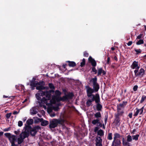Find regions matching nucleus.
<instances>
[{"label":"nucleus","mask_w":146,"mask_h":146,"mask_svg":"<svg viewBox=\"0 0 146 146\" xmlns=\"http://www.w3.org/2000/svg\"><path fill=\"white\" fill-rule=\"evenodd\" d=\"M51 92L42 91H39V93L35 95L37 99L38 100H41V102L43 104H46L47 106H50V103L48 101L50 100L51 98Z\"/></svg>","instance_id":"obj_1"},{"label":"nucleus","mask_w":146,"mask_h":146,"mask_svg":"<svg viewBox=\"0 0 146 146\" xmlns=\"http://www.w3.org/2000/svg\"><path fill=\"white\" fill-rule=\"evenodd\" d=\"M29 127H28L25 128H24L23 131L20 134L19 137L17 139L18 143V144L21 143L23 141V139L26 137H27L29 134V131L28 128Z\"/></svg>","instance_id":"obj_2"},{"label":"nucleus","mask_w":146,"mask_h":146,"mask_svg":"<svg viewBox=\"0 0 146 146\" xmlns=\"http://www.w3.org/2000/svg\"><path fill=\"white\" fill-rule=\"evenodd\" d=\"M33 81L31 82L30 84L32 90L34 89V87H36V89L38 90H41L44 89L43 86L42 82L34 81L35 80V79H33Z\"/></svg>","instance_id":"obj_3"},{"label":"nucleus","mask_w":146,"mask_h":146,"mask_svg":"<svg viewBox=\"0 0 146 146\" xmlns=\"http://www.w3.org/2000/svg\"><path fill=\"white\" fill-rule=\"evenodd\" d=\"M55 95L52 96V99L50 100L49 103L50 106L52 104H55L56 102H58L61 100H57V98H62L60 96L61 93L58 90H56L55 91Z\"/></svg>","instance_id":"obj_4"},{"label":"nucleus","mask_w":146,"mask_h":146,"mask_svg":"<svg viewBox=\"0 0 146 146\" xmlns=\"http://www.w3.org/2000/svg\"><path fill=\"white\" fill-rule=\"evenodd\" d=\"M63 121L62 120L53 119L50 122L49 127L51 129L54 128L57 126L58 124H61Z\"/></svg>","instance_id":"obj_5"},{"label":"nucleus","mask_w":146,"mask_h":146,"mask_svg":"<svg viewBox=\"0 0 146 146\" xmlns=\"http://www.w3.org/2000/svg\"><path fill=\"white\" fill-rule=\"evenodd\" d=\"M114 135L113 141L112 142V145L113 146H120L119 144L120 143V141L117 139L120 137V135L117 133H115L114 134Z\"/></svg>","instance_id":"obj_6"},{"label":"nucleus","mask_w":146,"mask_h":146,"mask_svg":"<svg viewBox=\"0 0 146 146\" xmlns=\"http://www.w3.org/2000/svg\"><path fill=\"white\" fill-rule=\"evenodd\" d=\"M28 127H29L28 128L29 132L30 131L31 134L33 136L35 135L37 131L40 129V127L39 126H37L34 127L33 128L31 129L30 126L29 125L26 126L24 128H25Z\"/></svg>","instance_id":"obj_7"},{"label":"nucleus","mask_w":146,"mask_h":146,"mask_svg":"<svg viewBox=\"0 0 146 146\" xmlns=\"http://www.w3.org/2000/svg\"><path fill=\"white\" fill-rule=\"evenodd\" d=\"M73 96V95L72 93H69L67 95L64 96L62 98H57L58 100L65 101L67 100L72 99Z\"/></svg>","instance_id":"obj_8"},{"label":"nucleus","mask_w":146,"mask_h":146,"mask_svg":"<svg viewBox=\"0 0 146 146\" xmlns=\"http://www.w3.org/2000/svg\"><path fill=\"white\" fill-rule=\"evenodd\" d=\"M138 70H135L134 72L135 74V76H139L142 77L145 74V70L142 68H141L139 70V72L138 73Z\"/></svg>","instance_id":"obj_9"},{"label":"nucleus","mask_w":146,"mask_h":146,"mask_svg":"<svg viewBox=\"0 0 146 146\" xmlns=\"http://www.w3.org/2000/svg\"><path fill=\"white\" fill-rule=\"evenodd\" d=\"M97 78L96 77L94 78H92L90 80L91 82H92L93 83V86L97 90H98L99 88V85L97 83Z\"/></svg>","instance_id":"obj_10"},{"label":"nucleus","mask_w":146,"mask_h":146,"mask_svg":"<svg viewBox=\"0 0 146 146\" xmlns=\"http://www.w3.org/2000/svg\"><path fill=\"white\" fill-rule=\"evenodd\" d=\"M144 107H143L140 109H138L136 108L134 111V116H137L139 114V115L141 114L143 111Z\"/></svg>","instance_id":"obj_11"},{"label":"nucleus","mask_w":146,"mask_h":146,"mask_svg":"<svg viewBox=\"0 0 146 146\" xmlns=\"http://www.w3.org/2000/svg\"><path fill=\"white\" fill-rule=\"evenodd\" d=\"M131 67L133 69L138 70L140 68V66L138 64V62H137L134 61L132 64Z\"/></svg>","instance_id":"obj_12"},{"label":"nucleus","mask_w":146,"mask_h":146,"mask_svg":"<svg viewBox=\"0 0 146 146\" xmlns=\"http://www.w3.org/2000/svg\"><path fill=\"white\" fill-rule=\"evenodd\" d=\"M87 89V93L88 96V97L92 96V94L94 92V90L93 89L90 88L89 86H86Z\"/></svg>","instance_id":"obj_13"},{"label":"nucleus","mask_w":146,"mask_h":146,"mask_svg":"<svg viewBox=\"0 0 146 146\" xmlns=\"http://www.w3.org/2000/svg\"><path fill=\"white\" fill-rule=\"evenodd\" d=\"M92 101H94L95 100L96 103L98 104L100 102V98L98 94H96V95H92Z\"/></svg>","instance_id":"obj_14"},{"label":"nucleus","mask_w":146,"mask_h":146,"mask_svg":"<svg viewBox=\"0 0 146 146\" xmlns=\"http://www.w3.org/2000/svg\"><path fill=\"white\" fill-rule=\"evenodd\" d=\"M100 119H94L92 121V123L94 125H95L97 124V126H101L102 124L101 123H100Z\"/></svg>","instance_id":"obj_15"},{"label":"nucleus","mask_w":146,"mask_h":146,"mask_svg":"<svg viewBox=\"0 0 146 146\" xmlns=\"http://www.w3.org/2000/svg\"><path fill=\"white\" fill-rule=\"evenodd\" d=\"M102 140L100 137H98L96 138V146H102L101 143Z\"/></svg>","instance_id":"obj_16"},{"label":"nucleus","mask_w":146,"mask_h":146,"mask_svg":"<svg viewBox=\"0 0 146 146\" xmlns=\"http://www.w3.org/2000/svg\"><path fill=\"white\" fill-rule=\"evenodd\" d=\"M89 61L91 62L92 65L95 67L96 65V63L95 60L93 59L91 56H90L88 58Z\"/></svg>","instance_id":"obj_17"},{"label":"nucleus","mask_w":146,"mask_h":146,"mask_svg":"<svg viewBox=\"0 0 146 146\" xmlns=\"http://www.w3.org/2000/svg\"><path fill=\"white\" fill-rule=\"evenodd\" d=\"M30 113L31 115H34L36 114L37 111L35 107H33L30 109Z\"/></svg>","instance_id":"obj_18"},{"label":"nucleus","mask_w":146,"mask_h":146,"mask_svg":"<svg viewBox=\"0 0 146 146\" xmlns=\"http://www.w3.org/2000/svg\"><path fill=\"white\" fill-rule=\"evenodd\" d=\"M16 137L14 135H11L9 139L11 142H15L16 140Z\"/></svg>","instance_id":"obj_19"},{"label":"nucleus","mask_w":146,"mask_h":146,"mask_svg":"<svg viewBox=\"0 0 146 146\" xmlns=\"http://www.w3.org/2000/svg\"><path fill=\"white\" fill-rule=\"evenodd\" d=\"M94 117L97 119H100L101 117V114L100 112H97L94 114Z\"/></svg>","instance_id":"obj_20"},{"label":"nucleus","mask_w":146,"mask_h":146,"mask_svg":"<svg viewBox=\"0 0 146 146\" xmlns=\"http://www.w3.org/2000/svg\"><path fill=\"white\" fill-rule=\"evenodd\" d=\"M98 70V75H100L102 73L103 75H105L106 74V72L101 68H99Z\"/></svg>","instance_id":"obj_21"},{"label":"nucleus","mask_w":146,"mask_h":146,"mask_svg":"<svg viewBox=\"0 0 146 146\" xmlns=\"http://www.w3.org/2000/svg\"><path fill=\"white\" fill-rule=\"evenodd\" d=\"M33 123V120L32 119H30L27 121V123L29 126V125L32 124Z\"/></svg>","instance_id":"obj_22"},{"label":"nucleus","mask_w":146,"mask_h":146,"mask_svg":"<svg viewBox=\"0 0 146 146\" xmlns=\"http://www.w3.org/2000/svg\"><path fill=\"white\" fill-rule=\"evenodd\" d=\"M67 62L69 63V65L70 66L74 67L76 65V63L74 62L68 61Z\"/></svg>","instance_id":"obj_23"},{"label":"nucleus","mask_w":146,"mask_h":146,"mask_svg":"<svg viewBox=\"0 0 146 146\" xmlns=\"http://www.w3.org/2000/svg\"><path fill=\"white\" fill-rule=\"evenodd\" d=\"M48 123V121L45 120H44L41 122V125L43 126H46Z\"/></svg>","instance_id":"obj_24"},{"label":"nucleus","mask_w":146,"mask_h":146,"mask_svg":"<svg viewBox=\"0 0 146 146\" xmlns=\"http://www.w3.org/2000/svg\"><path fill=\"white\" fill-rule=\"evenodd\" d=\"M139 136V135L138 134H137L136 135H133L132 137L133 140L137 141L138 140Z\"/></svg>","instance_id":"obj_25"},{"label":"nucleus","mask_w":146,"mask_h":146,"mask_svg":"<svg viewBox=\"0 0 146 146\" xmlns=\"http://www.w3.org/2000/svg\"><path fill=\"white\" fill-rule=\"evenodd\" d=\"M34 122L35 123H38L39 122H40L41 121V119L40 118H39L37 117H35L34 118Z\"/></svg>","instance_id":"obj_26"},{"label":"nucleus","mask_w":146,"mask_h":146,"mask_svg":"<svg viewBox=\"0 0 146 146\" xmlns=\"http://www.w3.org/2000/svg\"><path fill=\"white\" fill-rule=\"evenodd\" d=\"M98 135L102 136L104 135V133L102 130L100 129L98 131Z\"/></svg>","instance_id":"obj_27"},{"label":"nucleus","mask_w":146,"mask_h":146,"mask_svg":"<svg viewBox=\"0 0 146 146\" xmlns=\"http://www.w3.org/2000/svg\"><path fill=\"white\" fill-rule=\"evenodd\" d=\"M93 101H92V98L91 99L88 100L86 102V105L88 106H90L91 105L92 102Z\"/></svg>","instance_id":"obj_28"},{"label":"nucleus","mask_w":146,"mask_h":146,"mask_svg":"<svg viewBox=\"0 0 146 146\" xmlns=\"http://www.w3.org/2000/svg\"><path fill=\"white\" fill-rule=\"evenodd\" d=\"M132 141V138L131 136L129 135L127 137V141L128 142H131Z\"/></svg>","instance_id":"obj_29"},{"label":"nucleus","mask_w":146,"mask_h":146,"mask_svg":"<svg viewBox=\"0 0 146 146\" xmlns=\"http://www.w3.org/2000/svg\"><path fill=\"white\" fill-rule=\"evenodd\" d=\"M117 111H118V112L119 113H123V110H122L121 111H120L121 110V109H122V108H123L121 107H119V106H117Z\"/></svg>","instance_id":"obj_30"},{"label":"nucleus","mask_w":146,"mask_h":146,"mask_svg":"<svg viewBox=\"0 0 146 146\" xmlns=\"http://www.w3.org/2000/svg\"><path fill=\"white\" fill-rule=\"evenodd\" d=\"M102 107V106L101 104H100L99 103L98 104H97L96 108L97 110L98 111L100 110H101Z\"/></svg>","instance_id":"obj_31"},{"label":"nucleus","mask_w":146,"mask_h":146,"mask_svg":"<svg viewBox=\"0 0 146 146\" xmlns=\"http://www.w3.org/2000/svg\"><path fill=\"white\" fill-rule=\"evenodd\" d=\"M146 99V96H143L141 99L140 100V102L141 103H142Z\"/></svg>","instance_id":"obj_32"},{"label":"nucleus","mask_w":146,"mask_h":146,"mask_svg":"<svg viewBox=\"0 0 146 146\" xmlns=\"http://www.w3.org/2000/svg\"><path fill=\"white\" fill-rule=\"evenodd\" d=\"M124 138H123L122 140V143L123 145L125 146L128 145L129 144V143L128 142H126V141H125L124 140Z\"/></svg>","instance_id":"obj_33"},{"label":"nucleus","mask_w":146,"mask_h":146,"mask_svg":"<svg viewBox=\"0 0 146 146\" xmlns=\"http://www.w3.org/2000/svg\"><path fill=\"white\" fill-rule=\"evenodd\" d=\"M143 42L144 41L143 40L140 39L137 42V45H140L141 44H143Z\"/></svg>","instance_id":"obj_34"},{"label":"nucleus","mask_w":146,"mask_h":146,"mask_svg":"<svg viewBox=\"0 0 146 146\" xmlns=\"http://www.w3.org/2000/svg\"><path fill=\"white\" fill-rule=\"evenodd\" d=\"M127 103V102H123V104H120L118 105L117 106H119V107H121L122 108H123L124 107V104L125 105Z\"/></svg>","instance_id":"obj_35"},{"label":"nucleus","mask_w":146,"mask_h":146,"mask_svg":"<svg viewBox=\"0 0 146 146\" xmlns=\"http://www.w3.org/2000/svg\"><path fill=\"white\" fill-rule=\"evenodd\" d=\"M85 59L83 58L82 60V61L81 62L80 66L81 67H83L85 64Z\"/></svg>","instance_id":"obj_36"},{"label":"nucleus","mask_w":146,"mask_h":146,"mask_svg":"<svg viewBox=\"0 0 146 146\" xmlns=\"http://www.w3.org/2000/svg\"><path fill=\"white\" fill-rule=\"evenodd\" d=\"M108 138L110 140H111L112 139V134L111 133H110L108 134Z\"/></svg>","instance_id":"obj_37"},{"label":"nucleus","mask_w":146,"mask_h":146,"mask_svg":"<svg viewBox=\"0 0 146 146\" xmlns=\"http://www.w3.org/2000/svg\"><path fill=\"white\" fill-rule=\"evenodd\" d=\"M48 86L49 88L51 89H54V87L53 85L51 83H49L48 84Z\"/></svg>","instance_id":"obj_38"},{"label":"nucleus","mask_w":146,"mask_h":146,"mask_svg":"<svg viewBox=\"0 0 146 146\" xmlns=\"http://www.w3.org/2000/svg\"><path fill=\"white\" fill-rule=\"evenodd\" d=\"M135 51L136 52L137 54L140 53L141 52V50L140 49H135Z\"/></svg>","instance_id":"obj_39"},{"label":"nucleus","mask_w":146,"mask_h":146,"mask_svg":"<svg viewBox=\"0 0 146 146\" xmlns=\"http://www.w3.org/2000/svg\"><path fill=\"white\" fill-rule=\"evenodd\" d=\"M5 135L6 137H8V138L9 139V137L11 135V134L10 133H5Z\"/></svg>","instance_id":"obj_40"},{"label":"nucleus","mask_w":146,"mask_h":146,"mask_svg":"<svg viewBox=\"0 0 146 146\" xmlns=\"http://www.w3.org/2000/svg\"><path fill=\"white\" fill-rule=\"evenodd\" d=\"M23 122L21 121H19L18 122V125L19 127H21L23 125Z\"/></svg>","instance_id":"obj_41"},{"label":"nucleus","mask_w":146,"mask_h":146,"mask_svg":"<svg viewBox=\"0 0 146 146\" xmlns=\"http://www.w3.org/2000/svg\"><path fill=\"white\" fill-rule=\"evenodd\" d=\"M11 114V113H7L6 115V117H7V118L8 119H9L10 118V117Z\"/></svg>","instance_id":"obj_42"},{"label":"nucleus","mask_w":146,"mask_h":146,"mask_svg":"<svg viewBox=\"0 0 146 146\" xmlns=\"http://www.w3.org/2000/svg\"><path fill=\"white\" fill-rule=\"evenodd\" d=\"M138 88V86H137V85H135V86H134V87H133V90L134 91H136L137 89V88Z\"/></svg>","instance_id":"obj_43"},{"label":"nucleus","mask_w":146,"mask_h":146,"mask_svg":"<svg viewBox=\"0 0 146 146\" xmlns=\"http://www.w3.org/2000/svg\"><path fill=\"white\" fill-rule=\"evenodd\" d=\"M52 109L54 110L55 111H58L59 109V108L58 107H54L52 108Z\"/></svg>","instance_id":"obj_44"},{"label":"nucleus","mask_w":146,"mask_h":146,"mask_svg":"<svg viewBox=\"0 0 146 146\" xmlns=\"http://www.w3.org/2000/svg\"><path fill=\"white\" fill-rule=\"evenodd\" d=\"M92 70L93 72H95V74L97 73V70L95 67H93L92 68Z\"/></svg>","instance_id":"obj_45"},{"label":"nucleus","mask_w":146,"mask_h":146,"mask_svg":"<svg viewBox=\"0 0 146 146\" xmlns=\"http://www.w3.org/2000/svg\"><path fill=\"white\" fill-rule=\"evenodd\" d=\"M14 132L15 134L17 135L20 132V131L19 130H18L17 131H14Z\"/></svg>","instance_id":"obj_46"},{"label":"nucleus","mask_w":146,"mask_h":146,"mask_svg":"<svg viewBox=\"0 0 146 146\" xmlns=\"http://www.w3.org/2000/svg\"><path fill=\"white\" fill-rule=\"evenodd\" d=\"M132 42L131 41H129L127 43V45L128 46H130V45H131L132 44Z\"/></svg>","instance_id":"obj_47"},{"label":"nucleus","mask_w":146,"mask_h":146,"mask_svg":"<svg viewBox=\"0 0 146 146\" xmlns=\"http://www.w3.org/2000/svg\"><path fill=\"white\" fill-rule=\"evenodd\" d=\"M99 129V128L98 127H96L94 129V131L95 132H96Z\"/></svg>","instance_id":"obj_48"},{"label":"nucleus","mask_w":146,"mask_h":146,"mask_svg":"<svg viewBox=\"0 0 146 146\" xmlns=\"http://www.w3.org/2000/svg\"><path fill=\"white\" fill-rule=\"evenodd\" d=\"M84 55L85 56L87 57L88 55V53L87 52H85L84 53Z\"/></svg>","instance_id":"obj_49"},{"label":"nucleus","mask_w":146,"mask_h":146,"mask_svg":"<svg viewBox=\"0 0 146 146\" xmlns=\"http://www.w3.org/2000/svg\"><path fill=\"white\" fill-rule=\"evenodd\" d=\"M48 112L49 113H51L52 111V109L48 108L47 110Z\"/></svg>","instance_id":"obj_50"},{"label":"nucleus","mask_w":146,"mask_h":146,"mask_svg":"<svg viewBox=\"0 0 146 146\" xmlns=\"http://www.w3.org/2000/svg\"><path fill=\"white\" fill-rule=\"evenodd\" d=\"M10 130V128H5L4 130V131H8L9 130Z\"/></svg>","instance_id":"obj_51"},{"label":"nucleus","mask_w":146,"mask_h":146,"mask_svg":"<svg viewBox=\"0 0 146 146\" xmlns=\"http://www.w3.org/2000/svg\"><path fill=\"white\" fill-rule=\"evenodd\" d=\"M107 119H108L107 116H106L105 117V118H104V121H105V122L106 123V122H107Z\"/></svg>","instance_id":"obj_52"},{"label":"nucleus","mask_w":146,"mask_h":146,"mask_svg":"<svg viewBox=\"0 0 146 146\" xmlns=\"http://www.w3.org/2000/svg\"><path fill=\"white\" fill-rule=\"evenodd\" d=\"M128 116L130 118H131L132 117V113H129L128 115Z\"/></svg>","instance_id":"obj_53"},{"label":"nucleus","mask_w":146,"mask_h":146,"mask_svg":"<svg viewBox=\"0 0 146 146\" xmlns=\"http://www.w3.org/2000/svg\"><path fill=\"white\" fill-rule=\"evenodd\" d=\"M110 58L109 57H108L107 58V63L109 64L110 62Z\"/></svg>","instance_id":"obj_54"},{"label":"nucleus","mask_w":146,"mask_h":146,"mask_svg":"<svg viewBox=\"0 0 146 146\" xmlns=\"http://www.w3.org/2000/svg\"><path fill=\"white\" fill-rule=\"evenodd\" d=\"M50 116L52 117H54L55 115V114L54 113H52H52L50 114Z\"/></svg>","instance_id":"obj_55"},{"label":"nucleus","mask_w":146,"mask_h":146,"mask_svg":"<svg viewBox=\"0 0 146 146\" xmlns=\"http://www.w3.org/2000/svg\"><path fill=\"white\" fill-rule=\"evenodd\" d=\"M11 146H16L15 144V142H11Z\"/></svg>","instance_id":"obj_56"},{"label":"nucleus","mask_w":146,"mask_h":146,"mask_svg":"<svg viewBox=\"0 0 146 146\" xmlns=\"http://www.w3.org/2000/svg\"><path fill=\"white\" fill-rule=\"evenodd\" d=\"M19 113V112H17L16 111H14L13 112V114L15 115L18 114Z\"/></svg>","instance_id":"obj_57"},{"label":"nucleus","mask_w":146,"mask_h":146,"mask_svg":"<svg viewBox=\"0 0 146 146\" xmlns=\"http://www.w3.org/2000/svg\"><path fill=\"white\" fill-rule=\"evenodd\" d=\"M20 87H21V88L23 90H24V87L22 85H20Z\"/></svg>","instance_id":"obj_58"},{"label":"nucleus","mask_w":146,"mask_h":146,"mask_svg":"<svg viewBox=\"0 0 146 146\" xmlns=\"http://www.w3.org/2000/svg\"><path fill=\"white\" fill-rule=\"evenodd\" d=\"M141 36H142V35H139L138 36H137V38L138 39H139L140 38H141Z\"/></svg>","instance_id":"obj_59"},{"label":"nucleus","mask_w":146,"mask_h":146,"mask_svg":"<svg viewBox=\"0 0 146 146\" xmlns=\"http://www.w3.org/2000/svg\"><path fill=\"white\" fill-rule=\"evenodd\" d=\"M66 64H64V65H63V67H64V68H65L66 67Z\"/></svg>","instance_id":"obj_60"},{"label":"nucleus","mask_w":146,"mask_h":146,"mask_svg":"<svg viewBox=\"0 0 146 146\" xmlns=\"http://www.w3.org/2000/svg\"><path fill=\"white\" fill-rule=\"evenodd\" d=\"M3 133L2 132H0V136L1 135H2L3 134Z\"/></svg>","instance_id":"obj_61"},{"label":"nucleus","mask_w":146,"mask_h":146,"mask_svg":"<svg viewBox=\"0 0 146 146\" xmlns=\"http://www.w3.org/2000/svg\"><path fill=\"white\" fill-rule=\"evenodd\" d=\"M26 119H27L25 117V118H24L23 119V120L24 121H26Z\"/></svg>","instance_id":"obj_62"},{"label":"nucleus","mask_w":146,"mask_h":146,"mask_svg":"<svg viewBox=\"0 0 146 146\" xmlns=\"http://www.w3.org/2000/svg\"><path fill=\"white\" fill-rule=\"evenodd\" d=\"M27 99H26L25 100H24L23 102V103H24V102H26V101H27Z\"/></svg>","instance_id":"obj_63"},{"label":"nucleus","mask_w":146,"mask_h":146,"mask_svg":"<svg viewBox=\"0 0 146 146\" xmlns=\"http://www.w3.org/2000/svg\"><path fill=\"white\" fill-rule=\"evenodd\" d=\"M111 49L112 50H115V48L114 47H111Z\"/></svg>","instance_id":"obj_64"}]
</instances>
